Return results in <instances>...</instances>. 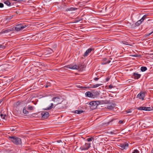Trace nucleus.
I'll list each match as a JSON object with an SVG mask.
<instances>
[{"mask_svg": "<svg viewBox=\"0 0 153 153\" xmlns=\"http://www.w3.org/2000/svg\"><path fill=\"white\" fill-rule=\"evenodd\" d=\"M9 138V139L16 145H20L22 143V141L20 138L16 136L10 137Z\"/></svg>", "mask_w": 153, "mask_h": 153, "instance_id": "nucleus-1", "label": "nucleus"}, {"mask_svg": "<svg viewBox=\"0 0 153 153\" xmlns=\"http://www.w3.org/2000/svg\"><path fill=\"white\" fill-rule=\"evenodd\" d=\"M102 103V101L100 100L91 101L90 103V108L92 109H94L96 108L99 105Z\"/></svg>", "mask_w": 153, "mask_h": 153, "instance_id": "nucleus-2", "label": "nucleus"}, {"mask_svg": "<svg viewBox=\"0 0 153 153\" xmlns=\"http://www.w3.org/2000/svg\"><path fill=\"white\" fill-rule=\"evenodd\" d=\"M52 101H53L54 104L56 105L60 103L63 101V99L61 96H57L53 97Z\"/></svg>", "mask_w": 153, "mask_h": 153, "instance_id": "nucleus-3", "label": "nucleus"}, {"mask_svg": "<svg viewBox=\"0 0 153 153\" xmlns=\"http://www.w3.org/2000/svg\"><path fill=\"white\" fill-rule=\"evenodd\" d=\"M27 25L24 23L19 24L17 25L15 27V30L17 31H19L23 30L26 27Z\"/></svg>", "mask_w": 153, "mask_h": 153, "instance_id": "nucleus-4", "label": "nucleus"}, {"mask_svg": "<svg viewBox=\"0 0 153 153\" xmlns=\"http://www.w3.org/2000/svg\"><path fill=\"white\" fill-rule=\"evenodd\" d=\"M13 30L14 29L13 28L9 27L3 30L2 31L0 32V34L7 33L10 32H12Z\"/></svg>", "mask_w": 153, "mask_h": 153, "instance_id": "nucleus-5", "label": "nucleus"}, {"mask_svg": "<svg viewBox=\"0 0 153 153\" xmlns=\"http://www.w3.org/2000/svg\"><path fill=\"white\" fill-rule=\"evenodd\" d=\"M64 67L68 69L74 70L78 69L80 68V67L76 65H75L73 66L72 65H70L65 66Z\"/></svg>", "mask_w": 153, "mask_h": 153, "instance_id": "nucleus-6", "label": "nucleus"}, {"mask_svg": "<svg viewBox=\"0 0 153 153\" xmlns=\"http://www.w3.org/2000/svg\"><path fill=\"white\" fill-rule=\"evenodd\" d=\"M91 144L90 143H86L85 145L81 147V149L82 150H87L91 147Z\"/></svg>", "mask_w": 153, "mask_h": 153, "instance_id": "nucleus-7", "label": "nucleus"}, {"mask_svg": "<svg viewBox=\"0 0 153 153\" xmlns=\"http://www.w3.org/2000/svg\"><path fill=\"white\" fill-rule=\"evenodd\" d=\"M145 92L141 91L137 96V98H138L139 99L143 100L144 98L145 97Z\"/></svg>", "mask_w": 153, "mask_h": 153, "instance_id": "nucleus-8", "label": "nucleus"}, {"mask_svg": "<svg viewBox=\"0 0 153 153\" xmlns=\"http://www.w3.org/2000/svg\"><path fill=\"white\" fill-rule=\"evenodd\" d=\"M94 50V48H89L84 53V56L85 57L88 56V53L91 52L92 51Z\"/></svg>", "mask_w": 153, "mask_h": 153, "instance_id": "nucleus-9", "label": "nucleus"}, {"mask_svg": "<svg viewBox=\"0 0 153 153\" xmlns=\"http://www.w3.org/2000/svg\"><path fill=\"white\" fill-rule=\"evenodd\" d=\"M141 75L137 73H134L133 75V77L135 79H138L141 76Z\"/></svg>", "mask_w": 153, "mask_h": 153, "instance_id": "nucleus-10", "label": "nucleus"}, {"mask_svg": "<svg viewBox=\"0 0 153 153\" xmlns=\"http://www.w3.org/2000/svg\"><path fill=\"white\" fill-rule=\"evenodd\" d=\"M42 115V117L44 118H46L49 116V114L48 112H42L41 113Z\"/></svg>", "mask_w": 153, "mask_h": 153, "instance_id": "nucleus-11", "label": "nucleus"}, {"mask_svg": "<svg viewBox=\"0 0 153 153\" xmlns=\"http://www.w3.org/2000/svg\"><path fill=\"white\" fill-rule=\"evenodd\" d=\"M102 85L101 84H96L95 85H91V87H85V88H96L97 87H98L99 86H100Z\"/></svg>", "mask_w": 153, "mask_h": 153, "instance_id": "nucleus-12", "label": "nucleus"}, {"mask_svg": "<svg viewBox=\"0 0 153 153\" xmlns=\"http://www.w3.org/2000/svg\"><path fill=\"white\" fill-rule=\"evenodd\" d=\"M128 146V144L127 143H125L121 145L120 147L122 149H126Z\"/></svg>", "mask_w": 153, "mask_h": 153, "instance_id": "nucleus-13", "label": "nucleus"}, {"mask_svg": "<svg viewBox=\"0 0 153 153\" xmlns=\"http://www.w3.org/2000/svg\"><path fill=\"white\" fill-rule=\"evenodd\" d=\"M86 97H92L93 96V95L92 93L90 91H87L85 94Z\"/></svg>", "mask_w": 153, "mask_h": 153, "instance_id": "nucleus-14", "label": "nucleus"}, {"mask_svg": "<svg viewBox=\"0 0 153 153\" xmlns=\"http://www.w3.org/2000/svg\"><path fill=\"white\" fill-rule=\"evenodd\" d=\"M102 60L103 61H105V62H104L102 63L103 64H106L109 63L111 62V61L109 59H107L105 58H103Z\"/></svg>", "mask_w": 153, "mask_h": 153, "instance_id": "nucleus-15", "label": "nucleus"}, {"mask_svg": "<svg viewBox=\"0 0 153 153\" xmlns=\"http://www.w3.org/2000/svg\"><path fill=\"white\" fill-rule=\"evenodd\" d=\"M152 110L151 108L150 107H144V110L146 111H150Z\"/></svg>", "mask_w": 153, "mask_h": 153, "instance_id": "nucleus-16", "label": "nucleus"}, {"mask_svg": "<svg viewBox=\"0 0 153 153\" xmlns=\"http://www.w3.org/2000/svg\"><path fill=\"white\" fill-rule=\"evenodd\" d=\"M27 108L26 107H24L23 110V113L25 114H27L29 112L27 110Z\"/></svg>", "mask_w": 153, "mask_h": 153, "instance_id": "nucleus-17", "label": "nucleus"}, {"mask_svg": "<svg viewBox=\"0 0 153 153\" xmlns=\"http://www.w3.org/2000/svg\"><path fill=\"white\" fill-rule=\"evenodd\" d=\"M4 3L8 6H10V2L9 0H7L5 1L4 2Z\"/></svg>", "mask_w": 153, "mask_h": 153, "instance_id": "nucleus-18", "label": "nucleus"}, {"mask_svg": "<svg viewBox=\"0 0 153 153\" xmlns=\"http://www.w3.org/2000/svg\"><path fill=\"white\" fill-rule=\"evenodd\" d=\"M141 71H145L147 70V68L146 67H142L140 68Z\"/></svg>", "mask_w": 153, "mask_h": 153, "instance_id": "nucleus-19", "label": "nucleus"}, {"mask_svg": "<svg viewBox=\"0 0 153 153\" xmlns=\"http://www.w3.org/2000/svg\"><path fill=\"white\" fill-rule=\"evenodd\" d=\"M53 106V103H51V105L50 106L48 107L46 109H45V110H50L52 108Z\"/></svg>", "mask_w": 153, "mask_h": 153, "instance_id": "nucleus-20", "label": "nucleus"}, {"mask_svg": "<svg viewBox=\"0 0 153 153\" xmlns=\"http://www.w3.org/2000/svg\"><path fill=\"white\" fill-rule=\"evenodd\" d=\"M74 112H75V113L77 114H80L82 113L83 112V111L82 110H77L75 111H74Z\"/></svg>", "mask_w": 153, "mask_h": 153, "instance_id": "nucleus-21", "label": "nucleus"}, {"mask_svg": "<svg viewBox=\"0 0 153 153\" xmlns=\"http://www.w3.org/2000/svg\"><path fill=\"white\" fill-rule=\"evenodd\" d=\"M33 107L32 106L29 105L27 107V109L29 110H33Z\"/></svg>", "mask_w": 153, "mask_h": 153, "instance_id": "nucleus-22", "label": "nucleus"}, {"mask_svg": "<svg viewBox=\"0 0 153 153\" xmlns=\"http://www.w3.org/2000/svg\"><path fill=\"white\" fill-rule=\"evenodd\" d=\"M142 23V22H141L140 21V20H139L135 24V25L136 26H138L139 25H140V24H141V23Z\"/></svg>", "mask_w": 153, "mask_h": 153, "instance_id": "nucleus-23", "label": "nucleus"}, {"mask_svg": "<svg viewBox=\"0 0 153 153\" xmlns=\"http://www.w3.org/2000/svg\"><path fill=\"white\" fill-rule=\"evenodd\" d=\"M0 116L1 118L3 119H5V117H6L7 115L6 114H1L0 115Z\"/></svg>", "mask_w": 153, "mask_h": 153, "instance_id": "nucleus-24", "label": "nucleus"}, {"mask_svg": "<svg viewBox=\"0 0 153 153\" xmlns=\"http://www.w3.org/2000/svg\"><path fill=\"white\" fill-rule=\"evenodd\" d=\"M94 140V138L93 137H91V138H88L87 140L88 142H90L92 141V140Z\"/></svg>", "mask_w": 153, "mask_h": 153, "instance_id": "nucleus-25", "label": "nucleus"}, {"mask_svg": "<svg viewBox=\"0 0 153 153\" xmlns=\"http://www.w3.org/2000/svg\"><path fill=\"white\" fill-rule=\"evenodd\" d=\"M107 108L111 110L114 108V107L112 105H108L107 106Z\"/></svg>", "mask_w": 153, "mask_h": 153, "instance_id": "nucleus-26", "label": "nucleus"}, {"mask_svg": "<svg viewBox=\"0 0 153 153\" xmlns=\"http://www.w3.org/2000/svg\"><path fill=\"white\" fill-rule=\"evenodd\" d=\"M137 109L139 110H144V107H140L137 108Z\"/></svg>", "mask_w": 153, "mask_h": 153, "instance_id": "nucleus-27", "label": "nucleus"}, {"mask_svg": "<svg viewBox=\"0 0 153 153\" xmlns=\"http://www.w3.org/2000/svg\"><path fill=\"white\" fill-rule=\"evenodd\" d=\"M47 51L49 52V53H51L53 52V50L50 48L48 49Z\"/></svg>", "mask_w": 153, "mask_h": 153, "instance_id": "nucleus-28", "label": "nucleus"}, {"mask_svg": "<svg viewBox=\"0 0 153 153\" xmlns=\"http://www.w3.org/2000/svg\"><path fill=\"white\" fill-rule=\"evenodd\" d=\"M132 153H139V152L137 149H135Z\"/></svg>", "mask_w": 153, "mask_h": 153, "instance_id": "nucleus-29", "label": "nucleus"}, {"mask_svg": "<svg viewBox=\"0 0 153 153\" xmlns=\"http://www.w3.org/2000/svg\"><path fill=\"white\" fill-rule=\"evenodd\" d=\"M5 48V46L3 44H0V48Z\"/></svg>", "mask_w": 153, "mask_h": 153, "instance_id": "nucleus-30", "label": "nucleus"}, {"mask_svg": "<svg viewBox=\"0 0 153 153\" xmlns=\"http://www.w3.org/2000/svg\"><path fill=\"white\" fill-rule=\"evenodd\" d=\"M153 33V31H152L150 33H148V34H146L145 35L147 37V36H149V35H150L151 34H152Z\"/></svg>", "mask_w": 153, "mask_h": 153, "instance_id": "nucleus-31", "label": "nucleus"}, {"mask_svg": "<svg viewBox=\"0 0 153 153\" xmlns=\"http://www.w3.org/2000/svg\"><path fill=\"white\" fill-rule=\"evenodd\" d=\"M73 9H74V8H71L70 9H67L66 10V11H71L73 10Z\"/></svg>", "mask_w": 153, "mask_h": 153, "instance_id": "nucleus-32", "label": "nucleus"}, {"mask_svg": "<svg viewBox=\"0 0 153 153\" xmlns=\"http://www.w3.org/2000/svg\"><path fill=\"white\" fill-rule=\"evenodd\" d=\"M145 19L143 17L141 18V19H140V20L141 22L142 23Z\"/></svg>", "mask_w": 153, "mask_h": 153, "instance_id": "nucleus-33", "label": "nucleus"}, {"mask_svg": "<svg viewBox=\"0 0 153 153\" xmlns=\"http://www.w3.org/2000/svg\"><path fill=\"white\" fill-rule=\"evenodd\" d=\"M145 19L143 17L141 18V19H140V20L141 22L142 23Z\"/></svg>", "mask_w": 153, "mask_h": 153, "instance_id": "nucleus-34", "label": "nucleus"}, {"mask_svg": "<svg viewBox=\"0 0 153 153\" xmlns=\"http://www.w3.org/2000/svg\"><path fill=\"white\" fill-rule=\"evenodd\" d=\"M145 19L143 17L141 18V19H140V20L141 22L142 23Z\"/></svg>", "mask_w": 153, "mask_h": 153, "instance_id": "nucleus-35", "label": "nucleus"}, {"mask_svg": "<svg viewBox=\"0 0 153 153\" xmlns=\"http://www.w3.org/2000/svg\"><path fill=\"white\" fill-rule=\"evenodd\" d=\"M4 7V4L3 3H0V7L2 8Z\"/></svg>", "mask_w": 153, "mask_h": 153, "instance_id": "nucleus-36", "label": "nucleus"}, {"mask_svg": "<svg viewBox=\"0 0 153 153\" xmlns=\"http://www.w3.org/2000/svg\"><path fill=\"white\" fill-rule=\"evenodd\" d=\"M148 16V15L147 14H146V15H144L143 16V17L145 19H146L147 18V17Z\"/></svg>", "mask_w": 153, "mask_h": 153, "instance_id": "nucleus-37", "label": "nucleus"}, {"mask_svg": "<svg viewBox=\"0 0 153 153\" xmlns=\"http://www.w3.org/2000/svg\"><path fill=\"white\" fill-rule=\"evenodd\" d=\"M126 112L127 113H131V110H128L126 111Z\"/></svg>", "mask_w": 153, "mask_h": 153, "instance_id": "nucleus-38", "label": "nucleus"}, {"mask_svg": "<svg viewBox=\"0 0 153 153\" xmlns=\"http://www.w3.org/2000/svg\"><path fill=\"white\" fill-rule=\"evenodd\" d=\"M99 79V78L95 77V78H94V80H95V81H97Z\"/></svg>", "mask_w": 153, "mask_h": 153, "instance_id": "nucleus-39", "label": "nucleus"}, {"mask_svg": "<svg viewBox=\"0 0 153 153\" xmlns=\"http://www.w3.org/2000/svg\"><path fill=\"white\" fill-rule=\"evenodd\" d=\"M113 88V86L111 85H110L109 86V88L111 89Z\"/></svg>", "mask_w": 153, "mask_h": 153, "instance_id": "nucleus-40", "label": "nucleus"}, {"mask_svg": "<svg viewBox=\"0 0 153 153\" xmlns=\"http://www.w3.org/2000/svg\"><path fill=\"white\" fill-rule=\"evenodd\" d=\"M110 134H115L112 131H111L110 132Z\"/></svg>", "mask_w": 153, "mask_h": 153, "instance_id": "nucleus-41", "label": "nucleus"}, {"mask_svg": "<svg viewBox=\"0 0 153 153\" xmlns=\"http://www.w3.org/2000/svg\"><path fill=\"white\" fill-rule=\"evenodd\" d=\"M119 123H123V121L122 120H120L119 121Z\"/></svg>", "mask_w": 153, "mask_h": 153, "instance_id": "nucleus-42", "label": "nucleus"}, {"mask_svg": "<svg viewBox=\"0 0 153 153\" xmlns=\"http://www.w3.org/2000/svg\"><path fill=\"white\" fill-rule=\"evenodd\" d=\"M110 79V78H107L106 79V80L107 81H108Z\"/></svg>", "mask_w": 153, "mask_h": 153, "instance_id": "nucleus-43", "label": "nucleus"}, {"mask_svg": "<svg viewBox=\"0 0 153 153\" xmlns=\"http://www.w3.org/2000/svg\"><path fill=\"white\" fill-rule=\"evenodd\" d=\"M64 108V107H60L59 108L60 109H62Z\"/></svg>", "mask_w": 153, "mask_h": 153, "instance_id": "nucleus-44", "label": "nucleus"}, {"mask_svg": "<svg viewBox=\"0 0 153 153\" xmlns=\"http://www.w3.org/2000/svg\"><path fill=\"white\" fill-rule=\"evenodd\" d=\"M48 86V85H46V86H45V87L46 88H47Z\"/></svg>", "mask_w": 153, "mask_h": 153, "instance_id": "nucleus-45", "label": "nucleus"}, {"mask_svg": "<svg viewBox=\"0 0 153 153\" xmlns=\"http://www.w3.org/2000/svg\"><path fill=\"white\" fill-rule=\"evenodd\" d=\"M1 102H2V101H0V104L1 103Z\"/></svg>", "mask_w": 153, "mask_h": 153, "instance_id": "nucleus-46", "label": "nucleus"}, {"mask_svg": "<svg viewBox=\"0 0 153 153\" xmlns=\"http://www.w3.org/2000/svg\"><path fill=\"white\" fill-rule=\"evenodd\" d=\"M47 1H50V0H46Z\"/></svg>", "mask_w": 153, "mask_h": 153, "instance_id": "nucleus-47", "label": "nucleus"}]
</instances>
